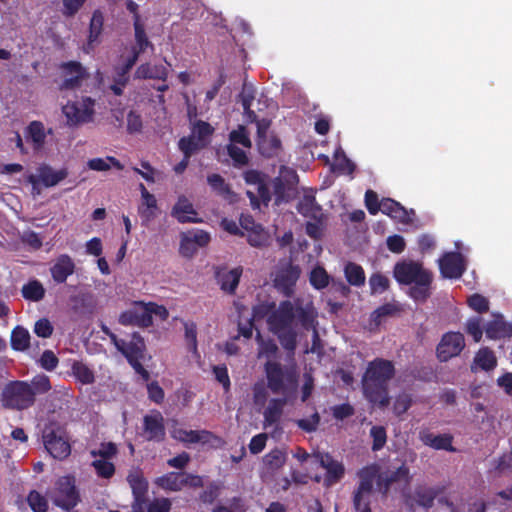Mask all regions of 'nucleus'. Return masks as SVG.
I'll return each mask as SVG.
<instances>
[{
	"label": "nucleus",
	"instance_id": "61",
	"mask_svg": "<svg viewBox=\"0 0 512 512\" xmlns=\"http://www.w3.org/2000/svg\"><path fill=\"white\" fill-rule=\"evenodd\" d=\"M172 503L170 499L161 497L155 498L151 502H147L144 506L145 512H170Z\"/></svg>",
	"mask_w": 512,
	"mask_h": 512
},
{
	"label": "nucleus",
	"instance_id": "56",
	"mask_svg": "<svg viewBox=\"0 0 512 512\" xmlns=\"http://www.w3.org/2000/svg\"><path fill=\"white\" fill-rule=\"evenodd\" d=\"M92 466L98 477L103 479H110L115 474V466L112 462L98 459L92 462Z\"/></svg>",
	"mask_w": 512,
	"mask_h": 512
},
{
	"label": "nucleus",
	"instance_id": "31",
	"mask_svg": "<svg viewBox=\"0 0 512 512\" xmlns=\"http://www.w3.org/2000/svg\"><path fill=\"white\" fill-rule=\"evenodd\" d=\"M297 211L304 217L317 220L322 215V208L313 195H304L298 202Z\"/></svg>",
	"mask_w": 512,
	"mask_h": 512
},
{
	"label": "nucleus",
	"instance_id": "59",
	"mask_svg": "<svg viewBox=\"0 0 512 512\" xmlns=\"http://www.w3.org/2000/svg\"><path fill=\"white\" fill-rule=\"evenodd\" d=\"M398 311L396 305L392 303H385L375 309L371 314V321L376 325H380L382 319L394 315Z\"/></svg>",
	"mask_w": 512,
	"mask_h": 512
},
{
	"label": "nucleus",
	"instance_id": "42",
	"mask_svg": "<svg viewBox=\"0 0 512 512\" xmlns=\"http://www.w3.org/2000/svg\"><path fill=\"white\" fill-rule=\"evenodd\" d=\"M334 160L335 162L331 166L332 171L347 174H352L354 172V163L346 156L341 148L335 151Z\"/></svg>",
	"mask_w": 512,
	"mask_h": 512
},
{
	"label": "nucleus",
	"instance_id": "45",
	"mask_svg": "<svg viewBox=\"0 0 512 512\" xmlns=\"http://www.w3.org/2000/svg\"><path fill=\"white\" fill-rule=\"evenodd\" d=\"M104 24V16L100 10H95L92 14L90 24H89V36H88V44L92 45L94 42L98 41L99 36L102 33Z\"/></svg>",
	"mask_w": 512,
	"mask_h": 512
},
{
	"label": "nucleus",
	"instance_id": "35",
	"mask_svg": "<svg viewBox=\"0 0 512 512\" xmlns=\"http://www.w3.org/2000/svg\"><path fill=\"white\" fill-rule=\"evenodd\" d=\"M411 476H410V470L406 466V464H402L400 467H398L395 471H392L385 476L380 477L381 484L384 485V490L387 492V490L390 488V486L394 483L398 482H405L406 484L410 483Z\"/></svg>",
	"mask_w": 512,
	"mask_h": 512
},
{
	"label": "nucleus",
	"instance_id": "29",
	"mask_svg": "<svg viewBox=\"0 0 512 512\" xmlns=\"http://www.w3.org/2000/svg\"><path fill=\"white\" fill-rule=\"evenodd\" d=\"M286 405V398H272L263 412L264 425L272 426L278 423L283 414V408Z\"/></svg>",
	"mask_w": 512,
	"mask_h": 512
},
{
	"label": "nucleus",
	"instance_id": "57",
	"mask_svg": "<svg viewBox=\"0 0 512 512\" xmlns=\"http://www.w3.org/2000/svg\"><path fill=\"white\" fill-rule=\"evenodd\" d=\"M230 144H241L246 148L252 146L249 133L244 125H239L237 129H234L229 134Z\"/></svg>",
	"mask_w": 512,
	"mask_h": 512
},
{
	"label": "nucleus",
	"instance_id": "36",
	"mask_svg": "<svg viewBox=\"0 0 512 512\" xmlns=\"http://www.w3.org/2000/svg\"><path fill=\"white\" fill-rule=\"evenodd\" d=\"M277 331L272 333L278 338L280 345L288 355L293 356L297 347V332L293 328Z\"/></svg>",
	"mask_w": 512,
	"mask_h": 512
},
{
	"label": "nucleus",
	"instance_id": "5",
	"mask_svg": "<svg viewBox=\"0 0 512 512\" xmlns=\"http://www.w3.org/2000/svg\"><path fill=\"white\" fill-rule=\"evenodd\" d=\"M47 496L52 503L63 511H71L81 502L80 491L73 475L61 476L54 487L48 491Z\"/></svg>",
	"mask_w": 512,
	"mask_h": 512
},
{
	"label": "nucleus",
	"instance_id": "1",
	"mask_svg": "<svg viewBox=\"0 0 512 512\" xmlns=\"http://www.w3.org/2000/svg\"><path fill=\"white\" fill-rule=\"evenodd\" d=\"M395 372L390 360L378 357L370 361L361 380L364 397L373 405L387 407L390 403L389 382Z\"/></svg>",
	"mask_w": 512,
	"mask_h": 512
},
{
	"label": "nucleus",
	"instance_id": "10",
	"mask_svg": "<svg viewBox=\"0 0 512 512\" xmlns=\"http://www.w3.org/2000/svg\"><path fill=\"white\" fill-rule=\"evenodd\" d=\"M465 347V338L461 332L445 333L436 348L437 358L440 362H447L458 356Z\"/></svg>",
	"mask_w": 512,
	"mask_h": 512
},
{
	"label": "nucleus",
	"instance_id": "38",
	"mask_svg": "<svg viewBox=\"0 0 512 512\" xmlns=\"http://www.w3.org/2000/svg\"><path fill=\"white\" fill-rule=\"evenodd\" d=\"M21 293L24 299L38 302L45 297V288L39 280L33 279L23 285Z\"/></svg>",
	"mask_w": 512,
	"mask_h": 512
},
{
	"label": "nucleus",
	"instance_id": "43",
	"mask_svg": "<svg viewBox=\"0 0 512 512\" xmlns=\"http://www.w3.org/2000/svg\"><path fill=\"white\" fill-rule=\"evenodd\" d=\"M246 195L249 198L253 208H259L260 202H262L264 205H268L271 200V193L265 180L257 186V195L250 190L246 192Z\"/></svg>",
	"mask_w": 512,
	"mask_h": 512
},
{
	"label": "nucleus",
	"instance_id": "22",
	"mask_svg": "<svg viewBox=\"0 0 512 512\" xmlns=\"http://www.w3.org/2000/svg\"><path fill=\"white\" fill-rule=\"evenodd\" d=\"M75 263L68 254L59 255L50 267L53 281L57 284L65 283L67 278L74 274Z\"/></svg>",
	"mask_w": 512,
	"mask_h": 512
},
{
	"label": "nucleus",
	"instance_id": "16",
	"mask_svg": "<svg viewBox=\"0 0 512 512\" xmlns=\"http://www.w3.org/2000/svg\"><path fill=\"white\" fill-rule=\"evenodd\" d=\"M67 176L68 170L66 168L54 170L51 166L43 164L38 168V178L34 175H30L28 182L33 185V189L36 188L38 182H41L43 186L49 188L59 184Z\"/></svg>",
	"mask_w": 512,
	"mask_h": 512
},
{
	"label": "nucleus",
	"instance_id": "13",
	"mask_svg": "<svg viewBox=\"0 0 512 512\" xmlns=\"http://www.w3.org/2000/svg\"><path fill=\"white\" fill-rule=\"evenodd\" d=\"M440 273L444 278L458 279L465 270V262L461 253L447 252L439 259Z\"/></svg>",
	"mask_w": 512,
	"mask_h": 512
},
{
	"label": "nucleus",
	"instance_id": "21",
	"mask_svg": "<svg viewBox=\"0 0 512 512\" xmlns=\"http://www.w3.org/2000/svg\"><path fill=\"white\" fill-rule=\"evenodd\" d=\"M171 216L182 224L199 223L202 221L200 218H198V213L195 210L193 204L184 195L178 197L177 202L171 210Z\"/></svg>",
	"mask_w": 512,
	"mask_h": 512
},
{
	"label": "nucleus",
	"instance_id": "47",
	"mask_svg": "<svg viewBox=\"0 0 512 512\" xmlns=\"http://www.w3.org/2000/svg\"><path fill=\"white\" fill-rule=\"evenodd\" d=\"M330 276L324 267L317 265L312 269L309 276L311 286L317 290L326 288L329 284Z\"/></svg>",
	"mask_w": 512,
	"mask_h": 512
},
{
	"label": "nucleus",
	"instance_id": "44",
	"mask_svg": "<svg viewBox=\"0 0 512 512\" xmlns=\"http://www.w3.org/2000/svg\"><path fill=\"white\" fill-rule=\"evenodd\" d=\"M484 331L485 324L481 316H472L467 319L465 332L473 338L474 342L478 343L481 341Z\"/></svg>",
	"mask_w": 512,
	"mask_h": 512
},
{
	"label": "nucleus",
	"instance_id": "17",
	"mask_svg": "<svg viewBox=\"0 0 512 512\" xmlns=\"http://www.w3.org/2000/svg\"><path fill=\"white\" fill-rule=\"evenodd\" d=\"M119 323L124 326L149 327L153 324V318L145 312L144 303L135 302L134 306L122 312L119 316Z\"/></svg>",
	"mask_w": 512,
	"mask_h": 512
},
{
	"label": "nucleus",
	"instance_id": "62",
	"mask_svg": "<svg viewBox=\"0 0 512 512\" xmlns=\"http://www.w3.org/2000/svg\"><path fill=\"white\" fill-rule=\"evenodd\" d=\"M468 306L479 314L486 313L489 310V301L481 294L475 293L468 298Z\"/></svg>",
	"mask_w": 512,
	"mask_h": 512
},
{
	"label": "nucleus",
	"instance_id": "27",
	"mask_svg": "<svg viewBox=\"0 0 512 512\" xmlns=\"http://www.w3.org/2000/svg\"><path fill=\"white\" fill-rule=\"evenodd\" d=\"M441 492L442 489L438 487L417 486L414 490L413 500L418 506L428 510L433 507L436 497Z\"/></svg>",
	"mask_w": 512,
	"mask_h": 512
},
{
	"label": "nucleus",
	"instance_id": "34",
	"mask_svg": "<svg viewBox=\"0 0 512 512\" xmlns=\"http://www.w3.org/2000/svg\"><path fill=\"white\" fill-rule=\"evenodd\" d=\"M182 472H168L155 479V484L163 490L180 491L183 488Z\"/></svg>",
	"mask_w": 512,
	"mask_h": 512
},
{
	"label": "nucleus",
	"instance_id": "51",
	"mask_svg": "<svg viewBox=\"0 0 512 512\" xmlns=\"http://www.w3.org/2000/svg\"><path fill=\"white\" fill-rule=\"evenodd\" d=\"M27 503L33 512H47L48 500L37 490H31L27 495Z\"/></svg>",
	"mask_w": 512,
	"mask_h": 512
},
{
	"label": "nucleus",
	"instance_id": "40",
	"mask_svg": "<svg viewBox=\"0 0 512 512\" xmlns=\"http://www.w3.org/2000/svg\"><path fill=\"white\" fill-rule=\"evenodd\" d=\"M207 183L211 189L225 199H229L233 195V191L225 179L218 173L207 176Z\"/></svg>",
	"mask_w": 512,
	"mask_h": 512
},
{
	"label": "nucleus",
	"instance_id": "53",
	"mask_svg": "<svg viewBox=\"0 0 512 512\" xmlns=\"http://www.w3.org/2000/svg\"><path fill=\"white\" fill-rule=\"evenodd\" d=\"M143 200V207H139V213L142 218H144L147 221H150L154 218L155 213L154 210L157 209V200L153 194H151L149 191H145V194L142 197Z\"/></svg>",
	"mask_w": 512,
	"mask_h": 512
},
{
	"label": "nucleus",
	"instance_id": "48",
	"mask_svg": "<svg viewBox=\"0 0 512 512\" xmlns=\"http://www.w3.org/2000/svg\"><path fill=\"white\" fill-rule=\"evenodd\" d=\"M269 239V234L264 230L261 224L247 233V241L253 247H266L269 245Z\"/></svg>",
	"mask_w": 512,
	"mask_h": 512
},
{
	"label": "nucleus",
	"instance_id": "32",
	"mask_svg": "<svg viewBox=\"0 0 512 512\" xmlns=\"http://www.w3.org/2000/svg\"><path fill=\"white\" fill-rule=\"evenodd\" d=\"M474 366L484 371L493 370L497 366V358L494 352L488 347L480 348L473 359L472 371H474Z\"/></svg>",
	"mask_w": 512,
	"mask_h": 512
},
{
	"label": "nucleus",
	"instance_id": "12",
	"mask_svg": "<svg viewBox=\"0 0 512 512\" xmlns=\"http://www.w3.org/2000/svg\"><path fill=\"white\" fill-rule=\"evenodd\" d=\"M64 80L60 90H73L79 88L83 80L89 77L85 67L80 62L69 61L61 64Z\"/></svg>",
	"mask_w": 512,
	"mask_h": 512
},
{
	"label": "nucleus",
	"instance_id": "30",
	"mask_svg": "<svg viewBox=\"0 0 512 512\" xmlns=\"http://www.w3.org/2000/svg\"><path fill=\"white\" fill-rule=\"evenodd\" d=\"M135 77L138 79H159L165 81L168 77V69L162 64L152 66L149 63H145L136 69Z\"/></svg>",
	"mask_w": 512,
	"mask_h": 512
},
{
	"label": "nucleus",
	"instance_id": "39",
	"mask_svg": "<svg viewBox=\"0 0 512 512\" xmlns=\"http://www.w3.org/2000/svg\"><path fill=\"white\" fill-rule=\"evenodd\" d=\"M10 344L13 350L25 351L30 346L29 331L22 327L16 326L11 333Z\"/></svg>",
	"mask_w": 512,
	"mask_h": 512
},
{
	"label": "nucleus",
	"instance_id": "55",
	"mask_svg": "<svg viewBox=\"0 0 512 512\" xmlns=\"http://www.w3.org/2000/svg\"><path fill=\"white\" fill-rule=\"evenodd\" d=\"M263 461L269 469L277 470L285 464L286 455L281 450L274 449L264 456Z\"/></svg>",
	"mask_w": 512,
	"mask_h": 512
},
{
	"label": "nucleus",
	"instance_id": "11",
	"mask_svg": "<svg viewBox=\"0 0 512 512\" xmlns=\"http://www.w3.org/2000/svg\"><path fill=\"white\" fill-rule=\"evenodd\" d=\"M295 320V306L289 300L280 302L278 308L267 318V324L271 332H278L285 328H293L292 324Z\"/></svg>",
	"mask_w": 512,
	"mask_h": 512
},
{
	"label": "nucleus",
	"instance_id": "58",
	"mask_svg": "<svg viewBox=\"0 0 512 512\" xmlns=\"http://www.w3.org/2000/svg\"><path fill=\"white\" fill-rule=\"evenodd\" d=\"M227 153L231 157L234 167L240 168L249 162L246 152L234 144L227 145Z\"/></svg>",
	"mask_w": 512,
	"mask_h": 512
},
{
	"label": "nucleus",
	"instance_id": "19",
	"mask_svg": "<svg viewBox=\"0 0 512 512\" xmlns=\"http://www.w3.org/2000/svg\"><path fill=\"white\" fill-rule=\"evenodd\" d=\"M116 344V349L123 354L128 363H133L144 358L146 345L144 339L138 333H133L130 340H124Z\"/></svg>",
	"mask_w": 512,
	"mask_h": 512
},
{
	"label": "nucleus",
	"instance_id": "6",
	"mask_svg": "<svg viewBox=\"0 0 512 512\" xmlns=\"http://www.w3.org/2000/svg\"><path fill=\"white\" fill-rule=\"evenodd\" d=\"M42 440L46 451L57 460H64L71 454L66 428L57 421H49L42 430Z\"/></svg>",
	"mask_w": 512,
	"mask_h": 512
},
{
	"label": "nucleus",
	"instance_id": "28",
	"mask_svg": "<svg viewBox=\"0 0 512 512\" xmlns=\"http://www.w3.org/2000/svg\"><path fill=\"white\" fill-rule=\"evenodd\" d=\"M380 211L399 222L408 223L410 221L406 208L394 199L383 198Z\"/></svg>",
	"mask_w": 512,
	"mask_h": 512
},
{
	"label": "nucleus",
	"instance_id": "4",
	"mask_svg": "<svg viewBox=\"0 0 512 512\" xmlns=\"http://www.w3.org/2000/svg\"><path fill=\"white\" fill-rule=\"evenodd\" d=\"M264 372L268 389L274 394L286 395L296 388L298 375L293 368L283 367L277 361H267L264 364Z\"/></svg>",
	"mask_w": 512,
	"mask_h": 512
},
{
	"label": "nucleus",
	"instance_id": "46",
	"mask_svg": "<svg viewBox=\"0 0 512 512\" xmlns=\"http://www.w3.org/2000/svg\"><path fill=\"white\" fill-rule=\"evenodd\" d=\"M315 317L316 315L312 308L301 305L295 306V319L298 320L305 330L316 329L314 325Z\"/></svg>",
	"mask_w": 512,
	"mask_h": 512
},
{
	"label": "nucleus",
	"instance_id": "24",
	"mask_svg": "<svg viewBox=\"0 0 512 512\" xmlns=\"http://www.w3.org/2000/svg\"><path fill=\"white\" fill-rule=\"evenodd\" d=\"M51 133L52 129L46 132L44 124L38 120L31 121L25 129V137L35 151H40L44 147L47 134Z\"/></svg>",
	"mask_w": 512,
	"mask_h": 512
},
{
	"label": "nucleus",
	"instance_id": "8",
	"mask_svg": "<svg viewBox=\"0 0 512 512\" xmlns=\"http://www.w3.org/2000/svg\"><path fill=\"white\" fill-rule=\"evenodd\" d=\"M133 495L132 508L134 512H144L149 484L139 468H132L126 478Z\"/></svg>",
	"mask_w": 512,
	"mask_h": 512
},
{
	"label": "nucleus",
	"instance_id": "14",
	"mask_svg": "<svg viewBox=\"0 0 512 512\" xmlns=\"http://www.w3.org/2000/svg\"><path fill=\"white\" fill-rule=\"evenodd\" d=\"M301 274V269L298 265L289 262L286 266L279 268L274 279V286L289 296L293 292Z\"/></svg>",
	"mask_w": 512,
	"mask_h": 512
},
{
	"label": "nucleus",
	"instance_id": "63",
	"mask_svg": "<svg viewBox=\"0 0 512 512\" xmlns=\"http://www.w3.org/2000/svg\"><path fill=\"white\" fill-rule=\"evenodd\" d=\"M370 435L373 438L372 450L379 451L382 449L387 440L385 428L383 426H373L370 429Z\"/></svg>",
	"mask_w": 512,
	"mask_h": 512
},
{
	"label": "nucleus",
	"instance_id": "52",
	"mask_svg": "<svg viewBox=\"0 0 512 512\" xmlns=\"http://www.w3.org/2000/svg\"><path fill=\"white\" fill-rule=\"evenodd\" d=\"M205 145L206 143H200L194 136L182 137L178 142V147L185 158H191L197 150L204 148Z\"/></svg>",
	"mask_w": 512,
	"mask_h": 512
},
{
	"label": "nucleus",
	"instance_id": "15",
	"mask_svg": "<svg viewBox=\"0 0 512 512\" xmlns=\"http://www.w3.org/2000/svg\"><path fill=\"white\" fill-rule=\"evenodd\" d=\"M243 274V267L238 266L228 270L226 267L217 268L215 271V278L220 286V289L228 294L234 295L240 283Z\"/></svg>",
	"mask_w": 512,
	"mask_h": 512
},
{
	"label": "nucleus",
	"instance_id": "54",
	"mask_svg": "<svg viewBox=\"0 0 512 512\" xmlns=\"http://www.w3.org/2000/svg\"><path fill=\"white\" fill-rule=\"evenodd\" d=\"M107 161H109L115 168L119 170L123 169V165L120 163V161L112 156H108L106 160L102 158L90 159L87 165L89 169L94 171H107L110 169V164L107 163Z\"/></svg>",
	"mask_w": 512,
	"mask_h": 512
},
{
	"label": "nucleus",
	"instance_id": "20",
	"mask_svg": "<svg viewBox=\"0 0 512 512\" xmlns=\"http://www.w3.org/2000/svg\"><path fill=\"white\" fill-rule=\"evenodd\" d=\"M143 429L147 434V440L162 442L165 439L166 431L164 418L159 411L145 415L143 418Z\"/></svg>",
	"mask_w": 512,
	"mask_h": 512
},
{
	"label": "nucleus",
	"instance_id": "60",
	"mask_svg": "<svg viewBox=\"0 0 512 512\" xmlns=\"http://www.w3.org/2000/svg\"><path fill=\"white\" fill-rule=\"evenodd\" d=\"M192 132L200 143H206V138L213 134L214 128L208 122L198 120L194 124Z\"/></svg>",
	"mask_w": 512,
	"mask_h": 512
},
{
	"label": "nucleus",
	"instance_id": "3",
	"mask_svg": "<svg viewBox=\"0 0 512 512\" xmlns=\"http://www.w3.org/2000/svg\"><path fill=\"white\" fill-rule=\"evenodd\" d=\"M399 284L412 285L408 295L416 302H425L431 295L433 274L415 261L397 263L393 270Z\"/></svg>",
	"mask_w": 512,
	"mask_h": 512
},
{
	"label": "nucleus",
	"instance_id": "37",
	"mask_svg": "<svg viewBox=\"0 0 512 512\" xmlns=\"http://www.w3.org/2000/svg\"><path fill=\"white\" fill-rule=\"evenodd\" d=\"M344 274L347 282L355 287L365 284V272L362 266L354 262H348L344 267Z\"/></svg>",
	"mask_w": 512,
	"mask_h": 512
},
{
	"label": "nucleus",
	"instance_id": "2",
	"mask_svg": "<svg viewBox=\"0 0 512 512\" xmlns=\"http://www.w3.org/2000/svg\"><path fill=\"white\" fill-rule=\"evenodd\" d=\"M51 382L47 375L39 374L30 382L24 380L9 381L2 389V407L9 410L23 411L34 406L36 396L51 390Z\"/></svg>",
	"mask_w": 512,
	"mask_h": 512
},
{
	"label": "nucleus",
	"instance_id": "9",
	"mask_svg": "<svg viewBox=\"0 0 512 512\" xmlns=\"http://www.w3.org/2000/svg\"><path fill=\"white\" fill-rule=\"evenodd\" d=\"M171 437L185 444L201 443L203 445L211 444L217 447L223 443L221 437L208 430H186L180 427H174L171 430Z\"/></svg>",
	"mask_w": 512,
	"mask_h": 512
},
{
	"label": "nucleus",
	"instance_id": "7",
	"mask_svg": "<svg viewBox=\"0 0 512 512\" xmlns=\"http://www.w3.org/2000/svg\"><path fill=\"white\" fill-rule=\"evenodd\" d=\"M95 100L83 97L80 101L68 102L63 106L62 112L69 126H78L93 121L95 114Z\"/></svg>",
	"mask_w": 512,
	"mask_h": 512
},
{
	"label": "nucleus",
	"instance_id": "50",
	"mask_svg": "<svg viewBox=\"0 0 512 512\" xmlns=\"http://www.w3.org/2000/svg\"><path fill=\"white\" fill-rule=\"evenodd\" d=\"M369 286L372 295L382 294L389 289L390 280L386 275L376 272L370 276Z\"/></svg>",
	"mask_w": 512,
	"mask_h": 512
},
{
	"label": "nucleus",
	"instance_id": "33",
	"mask_svg": "<svg viewBox=\"0 0 512 512\" xmlns=\"http://www.w3.org/2000/svg\"><path fill=\"white\" fill-rule=\"evenodd\" d=\"M257 146L259 153L266 158L276 157L282 150L281 140L275 135L257 139Z\"/></svg>",
	"mask_w": 512,
	"mask_h": 512
},
{
	"label": "nucleus",
	"instance_id": "23",
	"mask_svg": "<svg viewBox=\"0 0 512 512\" xmlns=\"http://www.w3.org/2000/svg\"><path fill=\"white\" fill-rule=\"evenodd\" d=\"M373 492V481L369 477L362 478L353 496L356 512H371L370 498Z\"/></svg>",
	"mask_w": 512,
	"mask_h": 512
},
{
	"label": "nucleus",
	"instance_id": "26",
	"mask_svg": "<svg viewBox=\"0 0 512 512\" xmlns=\"http://www.w3.org/2000/svg\"><path fill=\"white\" fill-rule=\"evenodd\" d=\"M420 440L424 445L436 450L455 451L452 445L453 437L450 434L434 435L431 432L424 431L420 433Z\"/></svg>",
	"mask_w": 512,
	"mask_h": 512
},
{
	"label": "nucleus",
	"instance_id": "49",
	"mask_svg": "<svg viewBox=\"0 0 512 512\" xmlns=\"http://www.w3.org/2000/svg\"><path fill=\"white\" fill-rule=\"evenodd\" d=\"M134 36L136 42V51H140V54L145 52L148 47L153 48V44L149 41L147 34L145 32V25L143 22L138 23V21H134Z\"/></svg>",
	"mask_w": 512,
	"mask_h": 512
},
{
	"label": "nucleus",
	"instance_id": "64",
	"mask_svg": "<svg viewBox=\"0 0 512 512\" xmlns=\"http://www.w3.org/2000/svg\"><path fill=\"white\" fill-rule=\"evenodd\" d=\"M221 486L216 482H211L207 488L199 495V499L204 504H212L219 496Z\"/></svg>",
	"mask_w": 512,
	"mask_h": 512
},
{
	"label": "nucleus",
	"instance_id": "41",
	"mask_svg": "<svg viewBox=\"0 0 512 512\" xmlns=\"http://www.w3.org/2000/svg\"><path fill=\"white\" fill-rule=\"evenodd\" d=\"M72 375L83 385L94 383V372L82 361H73L71 365Z\"/></svg>",
	"mask_w": 512,
	"mask_h": 512
},
{
	"label": "nucleus",
	"instance_id": "18",
	"mask_svg": "<svg viewBox=\"0 0 512 512\" xmlns=\"http://www.w3.org/2000/svg\"><path fill=\"white\" fill-rule=\"evenodd\" d=\"M314 456L318 459L320 466L326 470L325 483L327 486H331L343 478L345 468L341 462L335 460L329 453L318 452Z\"/></svg>",
	"mask_w": 512,
	"mask_h": 512
},
{
	"label": "nucleus",
	"instance_id": "25",
	"mask_svg": "<svg viewBox=\"0 0 512 512\" xmlns=\"http://www.w3.org/2000/svg\"><path fill=\"white\" fill-rule=\"evenodd\" d=\"M487 338L497 340L512 336V326L506 323L503 316L497 314L494 319L485 324Z\"/></svg>",
	"mask_w": 512,
	"mask_h": 512
}]
</instances>
